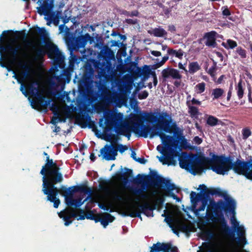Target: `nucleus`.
Returning <instances> with one entry per match:
<instances>
[{
  "label": "nucleus",
  "mask_w": 252,
  "mask_h": 252,
  "mask_svg": "<svg viewBox=\"0 0 252 252\" xmlns=\"http://www.w3.org/2000/svg\"><path fill=\"white\" fill-rule=\"evenodd\" d=\"M209 200V199L208 197H207L205 196H203V194H202V198L200 200H201L202 204L199 207V208L198 209V211H204L205 210L206 207L208 205Z\"/></svg>",
  "instance_id": "38"
},
{
  "label": "nucleus",
  "mask_w": 252,
  "mask_h": 252,
  "mask_svg": "<svg viewBox=\"0 0 252 252\" xmlns=\"http://www.w3.org/2000/svg\"><path fill=\"white\" fill-rule=\"evenodd\" d=\"M88 196L83 201H82V197H79L77 199H73L72 196L71 198H68L66 205L69 207L74 206L76 208L80 207L85 201L91 197V193H88Z\"/></svg>",
  "instance_id": "21"
},
{
  "label": "nucleus",
  "mask_w": 252,
  "mask_h": 252,
  "mask_svg": "<svg viewBox=\"0 0 252 252\" xmlns=\"http://www.w3.org/2000/svg\"><path fill=\"white\" fill-rule=\"evenodd\" d=\"M126 23L129 25H135L138 23V20L137 19H126L125 21Z\"/></svg>",
  "instance_id": "58"
},
{
  "label": "nucleus",
  "mask_w": 252,
  "mask_h": 252,
  "mask_svg": "<svg viewBox=\"0 0 252 252\" xmlns=\"http://www.w3.org/2000/svg\"><path fill=\"white\" fill-rule=\"evenodd\" d=\"M16 35V38H20L21 36L24 38H27V34L24 31H16L14 32Z\"/></svg>",
  "instance_id": "51"
},
{
  "label": "nucleus",
  "mask_w": 252,
  "mask_h": 252,
  "mask_svg": "<svg viewBox=\"0 0 252 252\" xmlns=\"http://www.w3.org/2000/svg\"><path fill=\"white\" fill-rule=\"evenodd\" d=\"M70 52V59L69 61V65L68 68L70 70H72L74 68V65L75 63H78L79 62L78 61V59L77 56L73 54L72 52Z\"/></svg>",
  "instance_id": "29"
},
{
  "label": "nucleus",
  "mask_w": 252,
  "mask_h": 252,
  "mask_svg": "<svg viewBox=\"0 0 252 252\" xmlns=\"http://www.w3.org/2000/svg\"><path fill=\"white\" fill-rule=\"evenodd\" d=\"M53 2L49 1V0H44L42 5L39 7L38 12L40 15H49L53 7Z\"/></svg>",
  "instance_id": "19"
},
{
  "label": "nucleus",
  "mask_w": 252,
  "mask_h": 252,
  "mask_svg": "<svg viewBox=\"0 0 252 252\" xmlns=\"http://www.w3.org/2000/svg\"><path fill=\"white\" fill-rule=\"evenodd\" d=\"M142 70H143L144 77H148L150 75V72H151V69L150 66L147 65H144Z\"/></svg>",
  "instance_id": "49"
},
{
  "label": "nucleus",
  "mask_w": 252,
  "mask_h": 252,
  "mask_svg": "<svg viewBox=\"0 0 252 252\" xmlns=\"http://www.w3.org/2000/svg\"><path fill=\"white\" fill-rule=\"evenodd\" d=\"M190 198L192 203H197L202 198V193H196L195 192L192 191L190 194Z\"/></svg>",
  "instance_id": "33"
},
{
  "label": "nucleus",
  "mask_w": 252,
  "mask_h": 252,
  "mask_svg": "<svg viewBox=\"0 0 252 252\" xmlns=\"http://www.w3.org/2000/svg\"><path fill=\"white\" fill-rule=\"evenodd\" d=\"M177 150L179 151L177 157H178L181 168L191 171L193 175L200 174L207 169V167H205L206 157L192 154L188 155L186 152L180 154L179 149Z\"/></svg>",
  "instance_id": "6"
},
{
  "label": "nucleus",
  "mask_w": 252,
  "mask_h": 252,
  "mask_svg": "<svg viewBox=\"0 0 252 252\" xmlns=\"http://www.w3.org/2000/svg\"><path fill=\"white\" fill-rule=\"evenodd\" d=\"M109 183L110 181L109 180H103L100 183L99 187L101 189L106 190L108 189V188L106 187V186L109 184Z\"/></svg>",
  "instance_id": "50"
},
{
  "label": "nucleus",
  "mask_w": 252,
  "mask_h": 252,
  "mask_svg": "<svg viewBox=\"0 0 252 252\" xmlns=\"http://www.w3.org/2000/svg\"><path fill=\"white\" fill-rule=\"evenodd\" d=\"M164 220L168 224H169V225L170 227L172 228L173 233L177 235H179V230L174 228L173 225L170 224L171 222L173 221L172 219L171 218H165Z\"/></svg>",
  "instance_id": "48"
},
{
  "label": "nucleus",
  "mask_w": 252,
  "mask_h": 252,
  "mask_svg": "<svg viewBox=\"0 0 252 252\" xmlns=\"http://www.w3.org/2000/svg\"><path fill=\"white\" fill-rule=\"evenodd\" d=\"M65 40L70 51L73 52L85 47L88 41L91 43L94 41V38L87 33L77 37L72 34L67 35Z\"/></svg>",
  "instance_id": "9"
},
{
  "label": "nucleus",
  "mask_w": 252,
  "mask_h": 252,
  "mask_svg": "<svg viewBox=\"0 0 252 252\" xmlns=\"http://www.w3.org/2000/svg\"><path fill=\"white\" fill-rule=\"evenodd\" d=\"M193 141L195 144L199 145L202 142V139L198 136H196L193 138Z\"/></svg>",
  "instance_id": "63"
},
{
  "label": "nucleus",
  "mask_w": 252,
  "mask_h": 252,
  "mask_svg": "<svg viewBox=\"0 0 252 252\" xmlns=\"http://www.w3.org/2000/svg\"><path fill=\"white\" fill-rule=\"evenodd\" d=\"M13 31L12 30H6L2 32V34L0 35V43H4L6 41H10L13 42V40L9 39L8 36L7 35L8 33H12Z\"/></svg>",
  "instance_id": "30"
},
{
  "label": "nucleus",
  "mask_w": 252,
  "mask_h": 252,
  "mask_svg": "<svg viewBox=\"0 0 252 252\" xmlns=\"http://www.w3.org/2000/svg\"><path fill=\"white\" fill-rule=\"evenodd\" d=\"M238 245H240L242 244L243 245L242 247H243L244 245H245L247 244V240H246L245 236H242V237H239L238 238Z\"/></svg>",
  "instance_id": "55"
},
{
  "label": "nucleus",
  "mask_w": 252,
  "mask_h": 252,
  "mask_svg": "<svg viewBox=\"0 0 252 252\" xmlns=\"http://www.w3.org/2000/svg\"><path fill=\"white\" fill-rule=\"evenodd\" d=\"M100 67V76L106 77L112 70V64L109 60H106L101 64Z\"/></svg>",
  "instance_id": "20"
},
{
  "label": "nucleus",
  "mask_w": 252,
  "mask_h": 252,
  "mask_svg": "<svg viewBox=\"0 0 252 252\" xmlns=\"http://www.w3.org/2000/svg\"><path fill=\"white\" fill-rule=\"evenodd\" d=\"M242 81L240 80L237 85V86L236 88L237 90V94L239 99H241L244 95V89L242 86Z\"/></svg>",
  "instance_id": "36"
},
{
  "label": "nucleus",
  "mask_w": 252,
  "mask_h": 252,
  "mask_svg": "<svg viewBox=\"0 0 252 252\" xmlns=\"http://www.w3.org/2000/svg\"><path fill=\"white\" fill-rule=\"evenodd\" d=\"M118 147L112 144L111 145H106L102 148L100 152L102 155L103 158L107 160H115L118 155Z\"/></svg>",
  "instance_id": "13"
},
{
  "label": "nucleus",
  "mask_w": 252,
  "mask_h": 252,
  "mask_svg": "<svg viewBox=\"0 0 252 252\" xmlns=\"http://www.w3.org/2000/svg\"><path fill=\"white\" fill-rule=\"evenodd\" d=\"M69 214V216H65L63 218V219L65 221L64 225L65 226H68L72 223V221L70 220L71 218H76L77 217V214L74 212L70 213Z\"/></svg>",
  "instance_id": "39"
},
{
  "label": "nucleus",
  "mask_w": 252,
  "mask_h": 252,
  "mask_svg": "<svg viewBox=\"0 0 252 252\" xmlns=\"http://www.w3.org/2000/svg\"><path fill=\"white\" fill-rule=\"evenodd\" d=\"M196 87L197 88L199 93H202L205 91V84L204 82L199 83L196 86Z\"/></svg>",
  "instance_id": "52"
},
{
  "label": "nucleus",
  "mask_w": 252,
  "mask_h": 252,
  "mask_svg": "<svg viewBox=\"0 0 252 252\" xmlns=\"http://www.w3.org/2000/svg\"><path fill=\"white\" fill-rule=\"evenodd\" d=\"M124 172H120L117 173L115 176V178L117 180L122 181L125 185H127L129 182V178L132 176V170L125 167Z\"/></svg>",
  "instance_id": "18"
},
{
  "label": "nucleus",
  "mask_w": 252,
  "mask_h": 252,
  "mask_svg": "<svg viewBox=\"0 0 252 252\" xmlns=\"http://www.w3.org/2000/svg\"><path fill=\"white\" fill-rule=\"evenodd\" d=\"M178 229L183 232H189L190 231V227L189 226L185 224H179L178 225Z\"/></svg>",
  "instance_id": "42"
},
{
  "label": "nucleus",
  "mask_w": 252,
  "mask_h": 252,
  "mask_svg": "<svg viewBox=\"0 0 252 252\" xmlns=\"http://www.w3.org/2000/svg\"><path fill=\"white\" fill-rule=\"evenodd\" d=\"M171 77L173 79H181L182 75L180 74L179 71L177 69L172 68Z\"/></svg>",
  "instance_id": "43"
},
{
  "label": "nucleus",
  "mask_w": 252,
  "mask_h": 252,
  "mask_svg": "<svg viewBox=\"0 0 252 252\" xmlns=\"http://www.w3.org/2000/svg\"><path fill=\"white\" fill-rule=\"evenodd\" d=\"M102 57L105 61L110 60L114 58L113 51L108 47H105L103 51H101Z\"/></svg>",
  "instance_id": "25"
},
{
  "label": "nucleus",
  "mask_w": 252,
  "mask_h": 252,
  "mask_svg": "<svg viewBox=\"0 0 252 252\" xmlns=\"http://www.w3.org/2000/svg\"><path fill=\"white\" fill-rule=\"evenodd\" d=\"M122 119V114L120 113L107 115L105 117V127L103 118L99 120V126L104 128L106 131L114 128L118 134L124 135L128 139L131 136V130L144 138H147L148 135L150 138L158 136L164 145L163 147H157V150L163 156L159 158V160L163 164H176L175 158L179 155L177 149L181 151V147H184L187 141L176 122H173L170 114L162 112L159 118L153 113L134 114L132 117L130 126L123 125L120 126Z\"/></svg>",
  "instance_id": "1"
},
{
  "label": "nucleus",
  "mask_w": 252,
  "mask_h": 252,
  "mask_svg": "<svg viewBox=\"0 0 252 252\" xmlns=\"http://www.w3.org/2000/svg\"><path fill=\"white\" fill-rule=\"evenodd\" d=\"M234 225L235 228L237 227L238 237L245 236V230L243 226H239L237 222H236V224L234 223Z\"/></svg>",
  "instance_id": "37"
},
{
  "label": "nucleus",
  "mask_w": 252,
  "mask_h": 252,
  "mask_svg": "<svg viewBox=\"0 0 252 252\" xmlns=\"http://www.w3.org/2000/svg\"><path fill=\"white\" fill-rule=\"evenodd\" d=\"M154 248H155V251L158 252L162 251L163 252H178V248L175 246H172L171 243H162L159 242L154 244Z\"/></svg>",
  "instance_id": "15"
},
{
  "label": "nucleus",
  "mask_w": 252,
  "mask_h": 252,
  "mask_svg": "<svg viewBox=\"0 0 252 252\" xmlns=\"http://www.w3.org/2000/svg\"><path fill=\"white\" fill-rule=\"evenodd\" d=\"M55 115H58V117L57 118H55L54 119H53L51 122V123L53 124V125H56V123H57L58 122H62L63 120L61 118H60L59 116V114L57 112H56V113H54Z\"/></svg>",
  "instance_id": "57"
},
{
  "label": "nucleus",
  "mask_w": 252,
  "mask_h": 252,
  "mask_svg": "<svg viewBox=\"0 0 252 252\" xmlns=\"http://www.w3.org/2000/svg\"><path fill=\"white\" fill-rule=\"evenodd\" d=\"M220 122L217 118L209 115L207 119L206 123L210 126H214L219 124V122Z\"/></svg>",
  "instance_id": "31"
},
{
  "label": "nucleus",
  "mask_w": 252,
  "mask_h": 252,
  "mask_svg": "<svg viewBox=\"0 0 252 252\" xmlns=\"http://www.w3.org/2000/svg\"><path fill=\"white\" fill-rule=\"evenodd\" d=\"M201 188L202 194L203 196H205L210 198V195H218L219 196H223L225 198V196H228L226 192L222 191L220 189L217 188H211L208 189L207 187L204 184L199 186Z\"/></svg>",
  "instance_id": "14"
},
{
  "label": "nucleus",
  "mask_w": 252,
  "mask_h": 252,
  "mask_svg": "<svg viewBox=\"0 0 252 252\" xmlns=\"http://www.w3.org/2000/svg\"><path fill=\"white\" fill-rule=\"evenodd\" d=\"M224 199L225 201L220 200L216 202L214 199L209 198V205L208 206L207 210L210 209L213 212H207V220L208 221L211 220L216 223H220V232L231 238H234L235 237V231L232 230L227 225L222 211H224L226 213L229 212L234 215L235 214L236 202L230 196H225Z\"/></svg>",
  "instance_id": "2"
},
{
  "label": "nucleus",
  "mask_w": 252,
  "mask_h": 252,
  "mask_svg": "<svg viewBox=\"0 0 252 252\" xmlns=\"http://www.w3.org/2000/svg\"><path fill=\"white\" fill-rule=\"evenodd\" d=\"M31 34L32 35H35L37 34H39L45 41L44 48L46 50L41 48L36 49L34 56V60H41L47 54L50 59L55 57L54 63L61 68H63L64 66V57L60 52L57 45L49 40L47 41H45L48 36V33L45 29L36 26L32 28V31L31 32Z\"/></svg>",
  "instance_id": "5"
},
{
  "label": "nucleus",
  "mask_w": 252,
  "mask_h": 252,
  "mask_svg": "<svg viewBox=\"0 0 252 252\" xmlns=\"http://www.w3.org/2000/svg\"><path fill=\"white\" fill-rule=\"evenodd\" d=\"M60 169L58 165L48 159L40 172V174L43 175L42 190L45 195H47V200L54 203L53 206L55 208H57L60 204V200L57 198V196L59 193L61 194L60 188H57L55 185L62 182L63 179Z\"/></svg>",
  "instance_id": "3"
},
{
  "label": "nucleus",
  "mask_w": 252,
  "mask_h": 252,
  "mask_svg": "<svg viewBox=\"0 0 252 252\" xmlns=\"http://www.w3.org/2000/svg\"><path fill=\"white\" fill-rule=\"evenodd\" d=\"M38 85V82L37 81H33L25 86L22 84L20 87V91L26 96L30 94L35 98V100L31 103V106L32 108L36 109H39L40 107H46L51 101L39 92L38 88L36 87Z\"/></svg>",
  "instance_id": "8"
},
{
  "label": "nucleus",
  "mask_w": 252,
  "mask_h": 252,
  "mask_svg": "<svg viewBox=\"0 0 252 252\" xmlns=\"http://www.w3.org/2000/svg\"><path fill=\"white\" fill-rule=\"evenodd\" d=\"M171 68H166L162 71L161 73L163 78L166 79L169 76H171Z\"/></svg>",
  "instance_id": "46"
},
{
  "label": "nucleus",
  "mask_w": 252,
  "mask_h": 252,
  "mask_svg": "<svg viewBox=\"0 0 252 252\" xmlns=\"http://www.w3.org/2000/svg\"><path fill=\"white\" fill-rule=\"evenodd\" d=\"M137 63L134 62H131L130 63V67L133 66V67L137 68L136 71L135 72L136 75L138 77L143 76V70L141 67L137 66Z\"/></svg>",
  "instance_id": "40"
},
{
  "label": "nucleus",
  "mask_w": 252,
  "mask_h": 252,
  "mask_svg": "<svg viewBox=\"0 0 252 252\" xmlns=\"http://www.w3.org/2000/svg\"><path fill=\"white\" fill-rule=\"evenodd\" d=\"M167 190L169 192V195L171 197H172L173 199H176L177 201H180V198L175 194H174V193H173L172 192V190H169L167 189Z\"/></svg>",
  "instance_id": "62"
},
{
  "label": "nucleus",
  "mask_w": 252,
  "mask_h": 252,
  "mask_svg": "<svg viewBox=\"0 0 252 252\" xmlns=\"http://www.w3.org/2000/svg\"><path fill=\"white\" fill-rule=\"evenodd\" d=\"M87 183L79 186H73L69 188H67L64 186L61 187V194L64 197L66 204L68 201V199L71 198L75 192H81L85 194L91 193L92 189L87 187Z\"/></svg>",
  "instance_id": "11"
},
{
  "label": "nucleus",
  "mask_w": 252,
  "mask_h": 252,
  "mask_svg": "<svg viewBox=\"0 0 252 252\" xmlns=\"http://www.w3.org/2000/svg\"><path fill=\"white\" fill-rule=\"evenodd\" d=\"M211 154V158L206 157L205 167H207V169H211L217 174L222 175L231 170L233 156Z\"/></svg>",
  "instance_id": "7"
},
{
  "label": "nucleus",
  "mask_w": 252,
  "mask_h": 252,
  "mask_svg": "<svg viewBox=\"0 0 252 252\" xmlns=\"http://www.w3.org/2000/svg\"><path fill=\"white\" fill-rule=\"evenodd\" d=\"M187 104L189 108L188 112L190 115V116L191 118H196L199 114L197 107L190 105L189 102L188 101L187 102Z\"/></svg>",
  "instance_id": "27"
},
{
  "label": "nucleus",
  "mask_w": 252,
  "mask_h": 252,
  "mask_svg": "<svg viewBox=\"0 0 252 252\" xmlns=\"http://www.w3.org/2000/svg\"><path fill=\"white\" fill-rule=\"evenodd\" d=\"M183 51L182 49H180L179 50L176 51L175 56L180 59H182L183 58Z\"/></svg>",
  "instance_id": "59"
},
{
  "label": "nucleus",
  "mask_w": 252,
  "mask_h": 252,
  "mask_svg": "<svg viewBox=\"0 0 252 252\" xmlns=\"http://www.w3.org/2000/svg\"><path fill=\"white\" fill-rule=\"evenodd\" d=\"M217 69V63L214 62L213 65L209 68L208 73L211 75V77H214L215 76V72Z\"/></svg>",
  "instance_id": "45"
},
{
  "label": "nucleus",
  "mask_w": 252,
  "mask_h": 252,
  "mask_svg": "<svg viewBox=\"0 0 252 252\" xmlns=\"http://www.w3.org/2000/svg\"><path fill=\"white\" fill-rule=\"evenodd\" d=\"M164 201V199L163 197H158L157 198L155 201V204L154 205H156V207L157 206H159L162 205Z\"/></svg>",
  "instance_id": "54"
},
{
  "label": "nucleus",
  "mask_w": 252,
  "mask_h": 252,
  "mask_svg": "<svg viewBox=\"0 0 252 252\" xmlns=\"http://www.w3.org/2000/svg\"><path fill=\"white\" fill-rule=\"evenodd\" d=\"M150 33L156 37H163L167 34L166 31L161 28H156Z\"/></svg>",
  "instance_id": "26"
},
{
  "label": "nucleus",
  "mask_w": 252,
  "mask_h": 252,
  "mask_svg": "<svg viewBox=\"0 0 252 252\" xmlns=\"http://www.w3.org/2000/svg\"><path fill=\"white\" fill-rule=\"evenodd\" d=\"M227 44L222 42V45L226 49H233L237 46V42L232 39H229L226 41Z\"/></svg>",
  "instance_id": "34"
},
{
  "label": "nucleus",
  "mask_w": 252,
  "mask_h": 252,
  "mask_svg": "<svg viewBox=\"0 0 252 252\" xmlns=\"http://www.w3.org/2000/svg\"><path fill=\"white\" fill-rule=\"evenodd\" d=\"M115 219V218L112 216L110 214L105 213L103 215V217H101L100 220L101 224L105 228L109 222H113Z\"/></svg>",
  "instance_id": "24"
},
{
  "label": "nucleus",
  "mask_w": 252,
  "mask_h": 252,
  "mask_svg": "<svg viewBox=\"0 0 252 252\" xmlns=\"http://www.w3.org/2000/svg\"><path fill=\"white\" fill-rule=\"evenodd\" d=\"M202 235L206 240L210 241L215 237V234L213 231L210 230H206L202 232Z\"/></svg>",
  "instance_id": "35"
},
{
  "label": "nucleus",
  "mask_w": 252,
  "mask_h": 252,
  "mask_svg": "<svg viewBox=\"0 0 252 252\" xmlns=\"http://www.w3.org/2000/svg\"><path fill=\"white\" fill-rule=\"evenodd\" d=\"M86 218L87 219L93 220H94L95 216L94 215L92 211H90L86 214Z\"/></svg>",
  "instance_id": "61"
},
{
  "label": "nucleus",
  "mask_w": 252,
  "mask_h": 252,
  "mask_svg": "<svg viewBox=\"0 0 252 252\" xmlns=\"http://www.w3.org/2000/svg\"><path fill=\"white\" fill-rule=\"evenodd\" d=\"M224 93V90L221 88L213 89L212 93V96H213V100L219 98L223 95Z\"/></svg>",
  "instance_id": "32"
},
{
  "label": "nucleus",
  "mask_w": 252,
  "mask_h": 252,
  "mask_svg": "<svg viewBox=\"0 0 252 252\" xmlns=\"http://www.w3.org/2000/svg\"><path fill=\"white\" fill-rule=\"evenodd\" d=\"M113 198L115 200L123 201L125 200L123 195L120 194L118 191L113 192Z\"/></svg>",
  "instance_id": "44"
},
{
  "label": "nucleus",
  "mask_w": 252,
  "mask_h": 252,
  "mask_svg": "<svg viewBox=\"0 0 252 252\" xmlns=\"http://www.w3.org/2000/svg\"><path fill=\"white\" fill-rule=\"evenodd\" d=\"M200 69V66L197 62L190 63L189 64V72L193 74Z\"/></svg>",
  "instance_id": "28"
},
{
  "label": "nucleus",
  "mask_w": 252,
  "mask_h": 252,
  "mask_svg": "<svg viewBox=\"0 0 252 252\" xmlns=\"http://www.w3.org/2000/svg\"><path fill=\"white\" fill-rule=\"evenodd\" d=\"M155 209H156V205H152L148 202H145L143 204H139L136 208V211L129 213L127 216L132 218L137 217L141 219V213L147 217L153 216V211Z\"/></svg>",
  "instance_id": "12"
},
{
  "label": "nucleus",
  "mask_w": 252,
  "mask_h": 252,
  "mask_svg": "<svg viewBox=\"0 0 252 252\" xmlns=\"http://www.w3.org/2000/svg\"><path fill=\"white\" fill-rule=\"evenodd\" d=\"M235 52L240 56L241 58L245 59L247 57L246 50L241 46L237 47Z\"/></svg>",
  "instance_id": "41"
},
{
  "label": "nucleus",
  "mask_w": 252,
  "mask_h": 252,
  "mask_svg": "<svg viewBox=\"0 0 252 252\" xmlns=\"http://www.w3.org/2000/svg\"><path fill=\"white\" fill-rule=\"evenodd\" d=\"M136 184H141L140 188L137 187H131L129 188L132 193L136 195H139L141 198L148 199L149 195L145 193L148 187L150 186L165 187L169 191L174 190L176 187L175 184L170 183L168 180H165L158 175L155 171H151V175H142L138 174L132 181Z\"/></svg>",
  "instance_id": "4"
},
{
  "label": "nucleus",
  "mask_w": 252,
  "mask_h": 252,
  "mask_svg": "<svg viewBox=\"0 0 252 252\" xmlns=\"http://www.w3.org/2000/svg\"><path fill=\"white\" fill-rule=\"evenodd\" d=\"M90 75L89 72L85 71L79 82V88L88 87L90 83Z\"/></svg>",
  "instance_id": "23"
},
{
  "label": "nucleus",
  "mask_w": 252,
  "mask_h": 252,
  "mask_svg": "<svg viewBox=\"0 0 252 252\" xmlns=\"http://www.w3.org/2000/svg\"><path fill=\"white\" fill-rule=\"evenodd\" d=\"M218 35V33L214 31L206 32L203 37L204 38L206 39L205 43V45L209 47H216L217 45L216 38Z\"/></svg>",
  "instance_id": "16"
},
{
  "label": "nucleus",
  "mask_w": 252,
  "mask_h": 252,
  "mask_svg": "<svg viewBox=\"0 0 252 252\" xmlns=\"http://www.w3.org/2000/svg\"><path fill=\"white\" fill-rule=\"evenodd\" d=\"M117 147H118V150H119V152L121 153H124L127 149V147L126 145H123L121 144H118Z\"/></svg>",
  "instance_id": "56"
},
{
  "label": "nucleus",
  "mask_w": 252,
  "mask_h": 252,
  "mask_svg": "<svg viewBox=\"0 0 252 252\" xmlns=\"http://www.w3.org/2000/svg\"><path fill=\"white\" fill-rule=\"evenodd\" d=\"M224 8L222 10V13L223 16H229L231 14L230 11L227 7H222V9Z\"/></svg>",
  "instance_id": "60"
},
{
  "label": "nucleus",
  "mask_w": 252,
  "mask_h": 252,
  "mask_svg": "<svg viewBox=\"0 0 252 252\" xmlns=\"http://www.w3.org/2000/svg\"><path fill=\"white\" fill-rule=\"evenodd\" d=\"M21 68L24 70L22 72L21 74L22 75V81L25 80L26 79L31 78L32 69L31 67L27 64V63H24L20 65Z\"/></svg>",
  "instance_id": "22"
},
{
  "label": "nucleus",
  "mask_w": 252,
  "mask_h": 252,
  "mask_svg": "<svg viewBox=\"0 0 252 252\" xmlns=\"http://www.w3.org/2000/svg\"><path fill=\"white\" fill-rule=\"evenodd\" d=\"M148 95V92L147 91H144L138 94V97L139 99H146Z\"/></svg>",
  "instance_id": "53"
},
{
  "label": "nucleus",
  "mask_w": 252,
  "mask_h": 252,
  "mask_svg": "<svg viewBox=\"0 0 252 252\" xmlns=\"http://www.w3.org/2000/svg\"><path fill=\"white\" fill-rule=\"evenodd\" d=\"M98 207H99L100 209H102V210H104V211H109V208H108V207H107V206H106L104 204H103V203H98Z\"/></svg>",
  "instance_id": "64"
},
{
  "label": "nucleus",
  "mask_w": 252,
  "mask_h": 252,
  "mask_svg": "<svg viewBox=\"0 0 252 252\" xmlns=\"http://www.w3.org/2000/svg\"><path fill=\"white\" fill-rule=\"evenodd\" d=\"M243 139H247L252 134L251 130L248 128H245L242 130Z\"/></svg>",
  "instance_id": "47"
},
{
  "label": "nucleus",
  "mask_w": 252,
  "mask_h": 252,
  "mask_svg": "<svg viewBox=\"0 0 252 252\" xmlns=\"http://www.w3.org/2000/svg\"><path fill=\"white\" fill-rule=\"evenodd\" d=\"M232 158L231 170L238 175L245 176L248 179L252 180V168L247 161L237 158L234 161Z\"/></svg>",
  "instance_id": "10"
},
{
  "label": "nucleus",
  "mask_w": 252,
  "mask_h": 252,
  "mask_svg": "<svg viewBox=\"0 0 252 252\" xmlns=\"http://www.w3.org/2000/svg\"><path fill=\"white\" fill-rule=\"evenodd\" d=\"M21 49V46L19 45L16 47H13L11 44H8L6 45H0V49L4 52L8 53L11 55L14 59H16L19 55V50Z\"/></svg>",
  "instance_id": "17"
}]
</instances>
